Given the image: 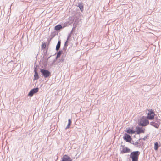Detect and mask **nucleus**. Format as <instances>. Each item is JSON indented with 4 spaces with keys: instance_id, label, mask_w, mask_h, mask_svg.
I'll use <instances>...</instances> for the list:
<instances>
[{
    "instance_id": "obj_1",
    "label": "nucleus",
    "mask_w": 161,
    "mask_h": 161,
    "mask_svg": "<svg viewBox=\"0 0 161 161\" xmlns=\"http://www.w3.org/2000/svg\"><path fill=\"white\" fill-rule=\"evenodd\" d=\"M140 153L139 151H135L132 152L130 158L131 159L132 161H138L139 156Z\"/></svg>"
},
{
    "instance_id": "obj_2",
    "label": "nucleus",
    "mask_w": 161,
    "mask_h": 161,
    "mask_svg": "<svg viewBox=\"0 0 161 161\" xmlns=\"http://www.w3.org/2000/svg\"><path fill=\"white\" fill-rule=\"evenodd\" d=\"M147 114V118L149 120L153 119L154 118V112L152 109L147 110L146 111Z\"/></svg>"
},
{
    "instance_id": "obj_3",
    "label": "nucleus",
    "mask_w": 161,
    "mask_h": 161,
    "mask_svg": "<svg viewBox=\"0 0 161 161\" xmlns=\"http://www.w3.org/2000/svg\"><path fill=\"white\" fill-rule=\"evenodd\" d=\"M149 123V122L148 120L143 116L139 122L138 125L140 126H145L147 125Z\"/></svg>"
},
{
    "instance_id": "obj_4",
    "label": "nucleus",
    "mask_w": 161,
    "mask_h": 161,
    "mask_svg": "<svg viewBox=\"0 0 161 161\" xmlns=\"http://www.w3.org/2000/svg\"><path fill=\"white\" fill-rule=\"evenodd\" d=\"M40 70L42 75L45 78H47L51 75V72L47 69H40Z\"/></svg>"
},
{
    "instance_id": "obj_5",
    "label": "nucleus",
    "mask_w": 161,
    "mask_h": 161,
    "mask_svg": "<svg viewBox=\"0 0 161 161\" xmlns=\"http://www.w3.org/2000/svg\"><path fill=\"white\" fill-rule=\"evenodd\" d=\"M39 90V88L38 87L34 88L32 89L29 92L28 96H29L31 97L33 95L36 93Z\"/></svg>"
},
{
    "instance_id": "obj_6",
    "label": "nucleus",
    "mask_w": 161,
    "mask_h": 161,
    "mask_svg": "<svg viewBox=\"0 0 161 161\" xmlns=\"http://www.w3.org/2000/svg\"><path fill=\"white\" fill-rule=\"evenodd\" d=\"M124 140L126 142H130L132 140L131 136L129 134L125 133L123 137Z\"/></svg>"
},
{
    "instance_id": "obj_7",
    "label": "nucleus",
    "mask_w": 161,
    "mask_h": 161,
    "mask_svg": "<svg viewBox=\"0 0 161 161\" xmlns=\"http://www.w3.org/2000/svg\"><path fill=\"white\" fill-rule=\"evenodd\" d=\"M122 150L121 151V153H124L131 152L130 149L125 147V146H122Z\"/></svg>"
},
{
    "instance_id": "obj_8",
    "label": "nucleus",
    "mask_w": 161,
    "mask_h": 161,
    "mask_svg": "<svg viewBox=\"0 0 161 161\" xmlns=\"http://www.w3.org/2000/svg\"><path fill=\"white\" fill-rule=\"evenodd\" d=\"M72 159L69 156L66 155H65L62 158L61 161H72Z\"/></svg>"
},
{
    "instance_id": "obj_9",
    "label": "nucleus",
    "mask_w": 161,
    "mask_h": 161,
    "mask_svg": "<svg viewBox=\"0 0 161 161\" xmlns=\"http://www.w3.org/2000/svg\"><path fill=\"white\" fill-rule=\"evenodd\" d=\"M136 132L137 134H140L141 133H144L145 132V129H142L141 128L139 127H136Z\"/></svg>"
},
{
    "instance_id": "obj_10",
    "label": "nucleus",
    "mask_w": 161,
    "mask_h": 161,
    "mask_svg": "<svg viewBox=\"0 0 161 161\" xmlns=\"http://www.w3.org/2000/svg\"><path fill=\"white\" fill-rule=\"evenodd\" d=\"M64 28V26L62 27V26L60 24L55 26L54 27V30L56 31H59L60 30Z\"/></svg>"
},
{
    "instance_id": "obj_11",
    "label": "nucleus",
    "mask_w": 161,
    "mask_h": 161,
    "mask_svg": "<svg viewBox=\"0 0 161 161\" xmlns=\"http://www.w3.org/2000/svg\"><path fill=\"white\" fill-rule=\"evenodd\" d=\"M64 51V52H65V51H64V50L62 51V50H60L57 53V56L56 57V59L58 58H59L61 55L63 53V51Z\"/></svg>"
},
{
    "instance_id": "obj_12",
    "label": "nucleus",
    "mask_w": 161,
    "mask_h": 161,
    "mask_svg": "<svg viewBox=\"0 0 161 161\" xmlns=\"http://www.w3.org/2000/svg\"><path fill=\"white\" fill-rule=\"evenodd\" d=\"M61 41L60 40H59L56 47V50L57 51L59 50L61 46Z\"/></svg>"
},
{
    "instance_id": "obj_13",
    "label": "nucleus",
    "mask_w": 161,
    "mask_h": 161,
    "mask_svg": "<svg viewBox=\"0 0 161 161\" xmlns=\"http://www.w3.org/2000/svg\"><path fill=\"white\" fill-rule=\"evenodd\" d=\"M56 35V33L55 31L51 33L50 35L51 38H50L49 40V42Z\"/></svg>"
},
{
    "instance_id": "obj_14",
    "label": "nucleus",
    "mask_w": 161,
    "mask_h": 161,
    "mask_svg": "<svg viewBox=\"0 0 161 161\" xmlns=\"http://www.w3.org/2000/svg\"><path fill=\"white\" fill-rule=\"evenodd\" d=\"M125 132H126L127 133L130 134H134L135 133V131H134L132 129H130V128H129V129L125 131Z\"/></svg>"
},
{
    "instance_id": "obj_15",
    "label": "nucleus",
    "mask_w": 161,
    "mask_h": 161,
    "mask_svg": "<svg viewBox=\"0 0 161 161\" xmlns=\"http://www.w3.org/2000/svg\"><path fill=\"white\" fill-rule=\"evenodd\" d=\"M150 124L153 126L154 127L156 128H158L159 127V125L154 122H151Z\"/></svg>"
},
{
    "instance_id": "obj_16",
    "label": "nucleus",
    "mask_w": 161,
    "mask_h": 161,
    "mask_svg": "<svg viewBox=\"0 0 161 161\" xmlns=\"http://www.w3.org/2000/svg\"><path fill=\"white\" fill-rule=\"evenodd\" d=\"M35 74L34 75V78L33 80H37L39 78V76L37 72H34Z\"/></svg>"
},
{
    "instance_id": "obj_17",
    "label": "nucleus",
    "mask_w": 161,
    "mask_h": 161,
    "mask_svg": "<svg viewBox=\"0 0 161 161\" xmlns=\"http://www.w3.org/2000/svg\"><path fill=\"white\" fill-rule=\"evenodd\" d=\"M68 40H67L64 43V46L63 48V50H64V51H66L67 49V47L68 46Z\"/></svg>"
},
{
    "instance_id": "obj_18",
    "label": "nucleus",
    "mask_w": 161,
    "mask_h": 161,
    "mask_svg": "<svg viewBox=\"0 0 161 161\" xmlns=\"http://www.w3.org/2000/svg\"><path fill=\"white\" fill-rule=\"evenodd\" d=\"M160 146L159 145L158 142H156L154 143V149L155 150L157 151L158 150V147Z\"/></svg>"
},
{
    "instance_id": "obj_19",
    "label": "nucleus",
    "mask_w": 161,
    "mask_h": 161,
    "mask_svg": "<svg viewBox=\"0 0 161 161\" xmlns=\"http://www.w3.org/2000/svg\"><path fill=\"white\" fill-rule=\"evenodd\" d=\"M78 7H79L80 11L82 12L83 10V6L82 5L81 3H78Z\"/></svg>"
},
{
    "instance_id": "obj_20",
    "label": "nucleus",
    "mask_w": 161,
    "mask_h": 161,
    "mask_svg": "<svg viewBox=\"0 0 161 161\" xmlns=\"http://www.w3.org/2000/svg\"><path fill=\"white\" fill-rule=\"evenodd\" d=\"M71 124V121L70 119H69L68 120V125L66 128L65 129H67V128H68L70 126Z\"/></svg>"
},
{
    "instance_id": "obj_21",
    "label": "nucleus",
    "mask_w": 161,
    "mask_h": 161,
    "mask_svg": "<svg viewBox=\"0 0 161 161\" xmlns=\"http://www.w3.org/2000/svg\"><path fill=\"white\" fill-rule=\"evenodd\" d=\"M140 142H139L138 141L136 142H135L133 143V145H136H136H138L137 147H141V145H139V144H140L139 143H140Z\"/></svg>"
},
{
    "instance_id": "obj_22",
    "label": "nucleus",
    "mask_w": 161,
    "mask_h": 161,
    "mask_svg": "<svg viewBox=\"0 0 161 161\" xmlns=\"http://www.w3.org/2000/svg\"><path fill=\"white\" fill-rule=\"evenodd\" d=\"M46 47V43H44L42 44V48L43 49H45Z\"/></svg>"
},
{
    "instance_id": "obj_23",
    "label": "nucleus",
    "mask_w": 161,
    "mask_h": 161,
    "mask_svg": "<svg viewBox=\"0 0 161 161\" xmlns=\"http://www.w3.org/2000/svg\"><path fill=\"white\" fill-rule=\"evenodd\" d=\"M38 67L37 66H36L34 68V72H37L38 70Z\"/></svg>"
},
{
    "instance_id": "obj_24",
    "label": "nucleus",
    "mask_w": 161,
    "mask_h": 161,
    "mask_svg": "<svg viewBox=\"0 0 161 161\" xmlns=\"http://www.w3.org/2000/svg\"><path fill=\"white\" fill-rule=\"evenodd\" d=\"M68 25L67 23H64L62 26V27L64 26V27Z\"/></svg>"
},
{
    "instance_id": "obj_25",
    "label": "nucleus",
    "mask_w": 161,
    "mask_h": 161,
    "mask_svg": "<svg viewBox=\"0 0 161 161\" xmlns=\"http://www.w3.org/2000/svg\"><path fill=\"white\" fill-rule=\"evenodd\" d=\"M71 34H69V35L68 36V37H67V40H68L70 38V37H71Z\"/></svg>"
},
{
    "instance_id": "obj_26",
    "label": "nucleus",
    "mask_w": 161,
    "mask_h": 161,
    "mask_svg": "<svg viewBox=\"0 0 161 161\" xmlns=\"http://www.w3.org/2000/svg\"><path fill=\"white\" fill-rule=\"evenodd\" d=\"M147 138V136H145L144 137V138L143 139L144 140H145V139Z\"/></svg>"
},
{
    "instance_id": "obj_27",
    "label": "nucleus",
    "mask_w": 161,
    "mask_h": 161,
    "mask_svg": "<svg viewBox=\"0 0 161 161\" xmlns=\"http://www.w3.org/2000/svg\"><path fill=\"white\" fill-rule=\"evenodd\" d=\"M50 57H48L47 58V60H48V59L49 58H50Z\"/></svg>"
},
{
    "instance_id": "obj_28",
    "label": "nucleus",
    "mask_w": 161,
    "mask_h": 161,
    "mask_svg": "<svg viewBox=\"0 0 161 161\" xmlns=\"http://www.w3.org/2000/svg\"><path fill=\"white\" fill-rule=\"evenodd\" d=\"M50 57H48L47 58V60H48V59L49 58H50Z\"/></svg>"
},
{
    "instance_id": "obj_29",
    "label": "nucleus",
    "mask_w": 161,
    "mask_h": 161,
    "mask_svg": "<svg viewBox=\"0 0 161 161\" xmlns=\"http://www.w3.org/2000/svg\"><path fill=\"white\" fill-rule=\"evenodd\" d=\"M133 143H134V142H132V143H131V144H133Z\"/></svg>"
},
{
    "instance_id": "obj_30",
    "label": "nucleus",
    "mask_w": 161,
    "mask_h": 161,
    "mask_svg": "<svg viewBox=\"0 0 161 161\" xmlns=\"http://www.w3.org/2000/svg\"><path fill=\"white\" fill-rule=\"evenodd\" d=\"M140 140H141V139H139V140L140 141Z\"/></svg>"
}]
</instances>
